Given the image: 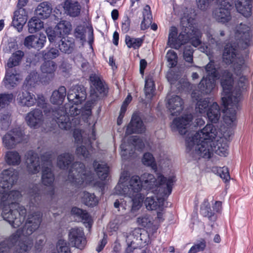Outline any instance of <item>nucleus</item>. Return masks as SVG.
I'll return each instance as SVG.
<instances>
[{
  "label": "nucleus",
  "mask_w": 253,
  "mask_h": 253,
  "mask_svg": "<svg viewBox=\"0 0 253 253\" xmlns=\"http://www.w3.org/2000/svg\"><path fill=\"white\" fill-rule=\"evenodd\" d=\"M27 169L29 173H37L40 169V158L38 154L33 151L29 152L26 160Z\"/></svg>",
  "instance_id": "23"
},
{
  "label": "nucleus",
  "mask_w": 253,
  "mask_h": 253,
  "mask_svg": "<svg viewBox=\"0 0 253 253\" xmlns=\"http://www.w3.org/2000/svg\"><path fill=\"white\" fill-rule=\"evenodd\" d=\"M215 85V78L211 77H203L198 85L199 91L203 94H209Z\"/></svg>",
  "instance_id": "26"
},
{
  "label": "nucleus",
  "mask_w": 253,
  "mask_h": 253,
  "mask_svg": "<svg viewBox=\"0 0 253 253\" xmlns=\"http://www.w3.org/2000/svg\"><path fill=\"white\" fill-rule=\"evenodd\" d=\"M207 115L209 121L213 123H216L221 116L220 109L216 102H213L210 106Z\"/></svg>",
  "instance_id": "31"
},
{
  "label": "nucleus",
  "mask_w": 253,
  "mask_h": 253,
  "mask_svg": "<svg viewBox=\"0 0 253 253\" xmlns=\"http://www.w3.org/2000/svg\"><path fill=\"white\" fill-rule=\"evenodd\" d=\"M155 194L154 196L147 197L144 204L146 208L148 210H156L159 209L162 211L164 202L166 199L169 196L160 195L157 192H151Z\"/></svg>",
  "instance_id": "17"
},
{
  "label": "nucleus",
  "mask_w": 253,
  "mask_h": 253,
  "mask_svg": "<svg viewBox=\"0 0 253 253\" xmlns=\"http://www.w3.org/2000/svg\"><path fill=\"white\" fill-rule=\"evenodd\" d=\"M43 27V22L39 17H32L28 22V30L31 33H34Z\"/></svg>",
  "instance_id": "40"
},
{
  "label": "nucleus",
  "mask_w": 253,
  "mask_h": 253,
  "mask_svg": "<svg viewBox=\"0 0 253 253\" xmlns=\"http://www.w3.org/2000/svg\"><path fill=\"white\" fill-rule=\"evenodd\" d=\"M235 6L237 11L242 16H251V0H235Z\"/></svg>",
  "instance_id": "27"
},
{
  "label": "nucleus",
  "mask_w": 253,
  "mask_h": 253,
  "mask_svg": "<svg viewBox=\"0 0 253 253\" xmlns=\"http://www.w3.org/2000/svg\"><path fill=\"white\" fill-rule=\"evenodd\" d=\"M40 211L30 214L22 229H18L8 239L0 243V253H28L33 246V242L29 239L20 240L21 236L31 235L39 227L42 221Z\"/></svg>",
  "instance_id": "3"
},
{
  "label": "nucleus",
  "mask_w": 253,
  "mask_h": 253,
  "mask_svg": "<svg viewBox=\"0 0 253 253\" xmlns=\"http://www.w3.org/2000/svg\"><path fill=\"white\" fill-rule=\"evenodd\" d=\"M24 134L19 128H14L8 132L2 137V142L4 146L7 149H11L18 143L22 142Z\"/></svg>",
  "instance_id": "13"
},
{
  "label": "nucleus",
  "mask_w": 253,
  "mask_h": 253,
  "mask_svg": "<svg viewBox=\"0 0 253 253\" xmlns=\"http://www.w3.org/2000/svg\"><path fill=\"white\" fill-rule=\"evenodd\" d=\"M38 79L39 75L38 73L32 72L26 77V81L28 84L32 85L37 82Z\"/></svg>",
  "instance_id": "62"
},
{
  "label": "nucleus",
  "mask_w": 253,
  "mask_h": 253,
  "mask_svg": "<svg viewBox=\"0 0 253 253\" xmlns=\"http://www.w3.org/2000/svg\"><path fill=\"white\" fill-rule=\"evenodd\" d=\"M26 17H13L12 25L20 32L27 21Z\"/></svg>",
  "instance_id": "52"
},
{
  "label": "nucleus",
  "mask_w": 253,
  "mask_h": 253,
  "mask_svg": "<svg viewBox=\"0 0 253 253\" xmlns=\"http://www.w3.org/2000/svg\"><path fill=\"white\" fill-rule=\"evenodd\" d=\"M186 9L187 8L182 6H173V11L176 16H189L185 12Z\"/></svg>",
  "instance_id": "64"
},
{
  "label": "nucleus",
  "mask_w": 253,
  "mask_h": 253,
  "mask_svg": "<svg viewBox=\"0 0 253 253\" xmlns=\"http://www.w3.org/2000/svg\"><path fill=\"white\" fill-rule=\"evenodd\" d=\"M65 13L68 16H79L81 6L79 2L67 0L64 2L63 6Z\"/></svg>",
  "instance_id": "30"
},
{
  "label": "nucleus",
  "mask_w": 253,
  "mask_h": 253,
  "mask_svg": "<svg viewBox=\"0 0 253 253\" xmlns=\"http://www.w3.org/2000/svg\"><path fill=\"white\" fill-rule=\"evenodd\" d=\"M18 103L22 106L30 107L34 106L37 102L35 95L27 91L19 93L18 98Z\"/></svg>",
  "instance_id": "25"
},
{
  "label": "nucleus",
  "mask_w": 253,
  "mask_h": 253,
  "mask_svg": "<svg viewBox=\"0 0 253 253\" xmlns=\"http://www.w3.org/2000/svg\"><path fill=\"white\" fill-rule=\"evenodd\" d=\"M68 179L73 185L77 187L84 182L88 181L84 164L81 162L74 163L69 170Z\"/></svg>",
  "instance_id": "10"
},
{
  "label": "nucleus",
  "mask_w": 253,
  "mask_h": 253,
  "mask_svg": "<svg viewBox=\"0 0 253 253\" xmlns=\"http://www.w3.org/2000/svg\"><path fill=\"white\" fill-rule=\"evenodd\" d=\"M46 39L44 34H40L39 36L30 35L25 38L24 45L28 48H34L40 50L43 47Z\"/></svg>",
  "instance_id": "19"
},
{
  "label": "nucleus",
  "mask_w": 253,
  "mask_h": 253,
  "mask_svg": "<svg viewBox=\"0 0 253 253\" xmlns=\"http://www.w3.org/2000/svg\"><path fill=\"white\" fill-rule=\"evenodd\" d=\"M138 224L144 227L150 228L152 225V222L150 216L147 214H144L137 219Z\"/></svg>",
  "instance_id": "51"
},
{
  "label": "nucleus",
  "mask_w": 253,
  "mask_h": 253,
  "mask_svg": "<svg viewBox=\"0 0 253 253\" xmlns=\"http://www.w3.org/2000/svg\"><path fill=\"white\" fill-rule=\"evenodd\" d=\"M86 28L84 25L78 26L75 29V37L81 41H85Z\"/></svg>",
  "instance_id": "53"
},
{
  "label": "nucleus",
  "mask_w": 253,
  "mask_h": 253,
  "mask_svg": "<svg viewBox=\"0 0 253 253\" xmlns=\"http://www.w3.org/2000/svg\"><path fill=\"white\" fill-rule=\"evenodd\" d=\"M183 100L178 95H173L168 98L167 108L171 115L174 116L179 115L183 109Z\"/></svg>",
  "instance_id": "20"
},
{
  "label": "nucleus",
  "mask_w": 253,
  "mask_h": 253,
  "mask_svg": "<svg viewBox=\"0 0 253 253\" xmlns=\"http://www.w3.org/2000/svg\"><path fill=\"white\" fill-rule=\"evenodd\" d=\"M145 130V128L141 118L137 114H133L127 127L126 133L127 134L141 133L144 132Z\"/></svg>",
  "instance_id": "21"
},
{
  "label": "nucleus",
  "mask_w": 253,
  "mask_h": 253,
  "mask_svg": "<svg viewBox=\"0 0 253 253\" xmlns=\"http://www.w3.org/2000/svg\"><path fill=\"white\" fill-rule=\"evenodd\" d=\"M56 68V64L51 60L44 61L41 66V70L42 73L47 74L50 77H53Z\"/></svg>",
  "instance_id": "39"
},
{
  "label": "nucleus",
  "mask_w": 253,
  "mask_h": 253,
  "mask_svg": "<svg viewBox=\"0 0 253 253\" xmlns=\"http://www.w3.org/2000/svg\"><path fill=\"white\" fill-rule=\"evenodd\" d=\"M24 56V52L20 50L13 53L7 61V68L14 69V67L18 66L21 63Z\"/></svg>",
  "instance_id": "35"
},
{
  "label": "nucleus",
  "mask_w": 253,
  "mask_h": 253,
  "mask_svg": "<svg viewBox=\"0 0 253 253\" xmlns=\"http://www.w3.org/2000/svg\"><path fill=\"white\" fill-rule=\"evenodd\" d=\"M42 54L44 59H54L59 56V52L58 49L51 48L47 51H43Z\"/></svg>",
  "instance_id": "57"
},
{
  "label": "nucleus",
  "mask_w": 253,
  "mask_h": 253,
  "mask_svg": "<svg viewBox=\"0 0 253 253\" xmlns=\"http://www.w3.org/2000/svg\"><path fill=\"white\" fill-rule=\"evenodd\" d=\"M142 161L145 165L151 166L153 168L156 167L154 157L150 153H145L143 155Z\"/></svg>",
  "instance_id": "56"
},
{
  "label": "nucleus",
  "mask_w": 253,
  "mask_h": 253,
  "mask_svg": "<svg viewBox=\"0 0 253 253\" xmlns=\"http://www.w3.org/2000/svg\"><path fill=\"white\" fill-rule=\"evenodd\" d=\"M82 201L88 207H94L98 203V200L94 194L84 192L82 196Z\"/></svg>",
  "instance_id": "43"
},
{
  "label": "nucleus",
  "mask_w": 253,
  "mask_h": 253,
  "mask_svg": "<svg viewBox=\"0 0 253 253\" xmlns=\"http://www.w3.org/2000/svg\"><path fill=\"white\" fill-rule=\"evenodd\" d=\"M74 156L69 153H65L58 156L57 158V165L61 169H65L73 162Z\"/></svg>",
  "instance_id": "34"
},
{
  "label": "nucleus",
  "mask_w": 253,
  "mask_h": 253,
  "mask_svg": "<svg viewBox=\"0 0 253 253\" xmlns=\"http://www.w3.org/2000/svg\"><path fill=\"white\" fill-rule=\"evenodd\" d=\"M25 121L27 125L31 128H37L42 124L43 116L41 110L35 109L27 114Z\"/></svg>",
  "instance_id": "18"
},
{
  "label": "nucleus",
  "mask_w": 253,
  "mask_h": 253,
  "mask_svg": "<svg viewBox=\"0 0 253 253\" xmlns=\"http://www.w3.org/2000/svg\"><path fill=\"white\" fill-rule=\"evenodd\" d=\"M66 95V89L61 86L58 90H54L51 95L50 100L54 104H60L63 102Z\"/></svg>",
  "instance_id": "33"
},
{
  "label": "nucleus",
  "mask_w": 253,
  "mask_h": 253,
  "mask_svg": "<svg viewBox=\"0 0 253 253\" xmlns=\"http://www.w3.org/2000/svg\"><path fill=\"white\" fill-rule=\"evenodd\" d=\"M222 101L226 109V114L223 118L224 122L227 125L231 126L236 120V112L235 108H237L238 104L234 103L232 97L229 98L222 97Z\"/></svg>",
  "instance_id": "15"
},
{
  "label": "nucleus",
  "mask_w": 253,
  "mask_h": 253,
  "mask_svg": "<svg viewBox=\"0 0 253 253\" xmlns=\"http://www.w3.org/2000/svg\"><path fill=\"white\" fill-rule=\"evenodd\" d=\"M193 49L191 45H186L185 46L183 51V57L184 60L189 63L193 62Z\"/></svg>",
  "instance_id": "58"
},
{
  "label": "nucleus",
  "mask_w": 253,
  "mask_h": 253,
  "mask_svg": "<svg viewBox=\"0 0 253 253\" xmlns=\"http://www.w3.org/2000/svg\"><path fill=\"white\" fill-rule=\"evenodd\" d=\"M193 98L198 100L199 99L196 104V110L200 114L207 112V108L209 106L210 98L208 97L204 99H199V93L196 91H193L191 94Z\"/></svg>",
  "instance_id": "29"
},
{
  "label": "nucleus",
  "mask_w": 253,
  "mask_h": 253,
  "mask_svg": "<svg viewBox=\"0 0 253 253\" xmlns=\"http://www.w3.org/2000/svg\"><path fill=\"white\" fill-rule=\"evenodd\" d=\"M52 8L50 3L47 1L40 3L35 10L37 16H50Z\"/></svg>",
  "instance_id": "38"
},
{
  "label": "nucleus",
  "mask_w": 253,
  "mask_h": 253,
  "mask_svg": "<svg viewBox=\"0 0 253 253\" xmlns=\"http://www.w3.org/2000/svg\"><path fill=\"white\" fill-rule=\"evenodd\" d=\"M193 120L191 114H186L181 117L175 118L173 121V125L177 128L181 135L185 134L187 128Z\"/></svg>",
  "instance_id": "22"
},
{
  "label": "nucleus",
  "mask_w": 253,
  "mask_h": 253,
  "mask_svg": "<svg viewBox=\"0 0 253 253\" xmlns=\"http://www.w3.org/2000/svg\"><path fill=\"white\" fill-rule=\"evenodd\" d=\"M18 178L17 172L13 169L3 170L0 175V196L3 206L1 216L13 228L19 227L23 223L26 215V209L17 202L21 194L18 190L9 191Z\"/></svg>",
  "instance_id": "1"
},
{
  "label": "nucleus",
  "mask_w": 253,
  "mask_h": 253,
  "mask_svg": "<svg viewBox=\"0 0 253 253\" xmlns=\"http://www.w3.org/2000/svg\"><path fill=\"white\" fill-rule=\"evenodd\" d=\"M57 250L58 253H71L69 244L63 240H59L58 241Z\"/></svg>",
  "instance_id": "54"
},
{
  "label": "nucleus",
  "mask_w": 253,
  "mask_h": 253,
  "mask_svg": "<svg viewBox=\"0 0 253 253\" xmlns=\"http://www.w3.org/2000/svg\"><path fill=\"white\" fill-rule=\"evenodd\" d=\"M141 182L140 177L134 175L128 179L119 183L115 187L116 193L124 195L128 197H134L136 196L141 197V195H144L141 191L143 188L141 186Z\"/></svg>",
  "instance_id": "9"
},
{
  "label": "nucleus",
  "mask_w": 253,
  "mask_h": 253,
  "mask_svg": "<svg viewBox=\"0 0 253 253\" xmlns=\"http://www.w3.org/2000/svg\"><path fill=\"white\" fill-rule=\"evenodd\" d=\"M71 212L73 214L78 217L86 228L88 229L91 228L93 221L91 216L86 211L77 207H74L72 209Z\"/></svg>",
  "instance_id": "24"
},
{
  "label": "nucleus",
  "mask_w": 253,
  "mask_h": 253,
  "mask_svg": "<svg viewBox=\"0 0 253 253\" xmlns=\"http://www.w3.org/2000/svg\"><path fill=\"white\" fill-rule=\"evenodd\" d=\"M41 187L42 185L40 184H35L29 190V194L30 197L31 203L33 205H36V203L38 204V202L41 199Z\"/></svg>",
  "instance_id": "37"
},
{
  "label": "nucleus",
  "mask_w": 253,
  "mask_h": 253,
  "mask_svg": "<svg viewBox=\"0 0 253 253\" xmlns=\"http://www.w3.org/2000/svg\"><path fill=\"white\" fill-rule=\"evenodd\" d=\"M206 246V243L204 240H202L199 243L193 246L188 252V253H197L203 251Z\"/></svg>",
  "instance_id": "60"
},
{
  "label": "nucleus",
  "mask_w": 253,
  "mask_h": 253,
  "mask_svg": "<svg viewBox=\"0 0 253 253\" xmlns=\"http://www.w3.org/2000/svg\"><path fill=\"white\" fill-rule=\"evenodd\" d=\"M5 160L9 165H18L21 162V157L16 151H8L5 155Z\"/></svg>",
  "instance_id": "41"
},
{
  "label": "nucleus",
  "mask_w": 253,
  "mask_h": 253,
  "mask_svg": "<svg viewBox=\"0 0 253 253\" xmlns=\"http://www.w3.org/2000/svg\"><path fill=\"white\" fill-rule=\"evenodd\" d=\"M217 134L216 129L212 124H207L200 131L186 140V151L194 159L201 158L209 159L214 152L221 156H226L228 145L223 140L214 142L213 139Z\"/></svg>",
  "instance_id": "2"
},
{
  "label": "nucleus",
  "mask_w": 253,
  "mask_h": 253,
  "mask_svg": "<svg viewBox=\"0 0 253 253\" xmlns=\"http://www.w3.org/2000/svg\"><path fill=\"white\" fill-rule=\"evenodd\" d=\"M58 47L62 52L68 54H71L75 48V40L72 38H63L60 40Z\"/></svg>",
  "instance_id": "28"
},
{
  "label": "nucleus",
  "mask_w": 253,
  "mask_h": 253,
  "mask_svg": "<svg viewBox=\"0 0 253 253\" xmlns=\"http://www.w3.org/2000/svg\"><path fill=\"white\" fill-rule=\"evenodd\" d=\"M144 90L146 96L150 99H152L154 95L155 88L154 82L151 78L146 79Z\"/></svg>",
  "instance_id": "46"
},
{
  "label": "nucleus",
  "mask_w": 253,
  "mask_h": 253,
  "mask_svg": "<svg viewBox=\"0 0 253 253\" xmlns=\"http://www.w3.org/2000/svg\"><path fill=\"white\" fill-rule=\"evenodd\" d=\"M206 71L208 74L207 77H211L213 78H218L220 79V76L221 72L223 71H221L220 74L218 73L215 67L214 66V62L210 61V62L205 67Z\"/></svg>",
  "instance_id": "48"
},
{
  "label": "nucleus",
  "mask_w": 253,
  "mask_h": 253,
  "mask_svg": "<svg viewBox=\"0 0 253 253\" xmlns=\"http://www.w3.org/2000/svg\"><path fill=\"white\" fill-rule=\"evenodd\" d=\"M200 213L205 217H207L210 220H212L214 212L211 209V206L208 200L205 199L202 204L200 208Z\"/></svg>",
  "instance_id": "44"
},
{
  "label": "nucleus",
  "mask_w": 253,
  "mask_h": 253,
  "mask_svg": "<svg viewBox=\"0 0 253 253\" xmlns=\"http://www.w3.org/2000/svg\"><path fill=\"white\" fill-rule=\"evenodd\" d=\"M55 29L62 37L70 33L72 29V25L70 22L65 20L61 21L55 27Z\"/></svg>",
  "instance_id": "42"
},
{
  "label": "nucleus",
  "mask_w": 253,
  "mask_h": 253,
  "mask_svg": "<svg viewBox=\"0 0 253 253\" xmlns=\"http://www.w3.org/2000/svg\"><path fill=\"white\" fill-rule=\"evenodd\" d=\"M219 78L221 85L225 93L224 97L227 98L232 97L234 103L238 104L241 99L242 91L246 88V77L242 76L240 78L237 85L233 91H231L234 83L232 73L228 70H224Z\"/></svg>",
  "instance_id": "8"
},
{
  "label": "nucleus",
  "mask_w": 253,
  "mask_h": 253,
  "mask_svg": "<svg viewBox=\"0 0 253 253\" xmlns=\"http://www.w3.org/2000/svg\"><path fill=\"white\" fill-rule=\"evenodd\" d=\"M41 159L43 162L42 166V183L46 186H51L54 181V175L51 171V160L49 155H43Z\"/></svg>",
  "instance_id": "11"
},
{
  "label": "nucleus",
  "mask_w": 253,
  "mask_h": 253,
  "mask_svg": "<svg viewBox=\"0 0 253 253\" xmlns=\"http://www.w3.org/2000/svg\"><path fill=\"white\" fill-rule=\"evenodd\" d=\"M46 33L50 42H56L62 37L61 35H59L58 31L55 29L54 30H53L52 29L49 28L46 29Z\"/></svg>",
  "instance_id": "55"
},
{
  "label": "nucleus",
  "mask_w": 253,
  "mask_h": 253,
  "mask_svg": "<svg viewBox=\"0 0 253 253\" xmlns=\"http://www.w3.org/2000/svg\"><path fill=\"white\" fill-rule=\"evenodd\" d=\"M81 113V110L77 106L66 104L64 107L55 108L52 111L49 110L48 116H51L60 128L68 130L80 123L79 117H76Z\"/></svg>",
  "instance_id": "7"
},
{
  "label": "nucleus",
  "mask_w": 253,
  "mask_h": 253,
  "mask_svg": "<svg viewBox=\"0 0 253 253\" xmlns=\"http://www.w3.org/2000/svg\"><path fill=\"white\" fill-rule=\"evenodd\" d=\"M68 237L69 241L72 245L81 250L84 248L86 240L82 228H71L69 232Z\"/></svg>",
  "instance_id": "14"
},
{
  "label": "nucleus",
  "mask_w": 253,
  "mask_h": 253,
  "mask_svg": "<svg viewBox=\"0 0 253 253\" xmlns=\"http://www.w3.org/2000/svg\"><path fill=\"white\" fill-rule=\"evenodd\" d=\"M144 39L142 38H132L126 35L125 42L129 48L133 47L134 49L139 48L143 42Z\"/></svg>",
  "instance_id": "47"
},
{
  "label": "nucleus",
  "mask_w": 253,
  "mask_h": 253,
  "mask_svg": "<svg viewBox=\"0 0 253 253\" xmlns=\"http://www.w3.org/2000/svg\"><path fill=\"white\" fill-rule=\"evenodd\" d=\"M130 141L136 148L138 150H141L145 146L142 139L137 136H132L130 138Z\"/></svg>",
  "instance_id": "61"
},
{
  "label": "nucleus",
  "mask_w": 253,
  "mask_h": 253,
  "mask_svg": "<svg viewBox=\"0 0 253 253\" xmlns=\"http://www.w3.org/2000/svg\"><path fill=\"white\" fill-rule=\"evenodd\" d=\"M235 42L227 43L223 52V61L228 64H232V68L235 74L240 76L244 64V59L238 53V48L246 49L250 44L252 35L250 29L245 25L241 24L239 29L235 32Z\"/></svg>",
  "instance_id": "4"
},
{
  "label": "nucleus",
  "mask_w": 253,
  "mask_h": 253,
  "mask_svg": "<svg viewBox=\"0 0 253 253\" xmlns=\"http://www.w3.org/2000/svg\"><path fill=\"white\" fill-rule=\"evenodd\" d=\"M129 197L131 199L132 201V209L133 210H137L140 208L145 196L141 195V197H139V196H137V195L136 196Z\"/></svg>",
  "instance_id": "59"
},
{
  "label": "nucleus",
  "mask_w": 253,
  "mask_h": 253,
  "mask_svg": "<svg viewBox=\"0 0 253 253\" xmlns=\"http://www.w3.org/2000/svg\"><path fill=\"white\" fill-rule=\"evenodd\" d=\"M143 188L148 191L157 192L160 195H169L175 182L174 176L165 177L157 174V178L149 173H144L140 177Z\"/></svg>",
  "instance_id": "6"
},
{
  "label": "nucleus",
  "mask_w": 253,
  "mask_h": 253,
  "mask_svg": "<svg viewBox=\"0 0 253 253\" xmlns=\"http://www.w3.org/2000/svg\"><path fill=\"white\" fill-rule=\"evenodd\" d=\"M220 7L219 9L220 16H231L230 11L233 8V3H230L229 0H222Z\"/></svg>",
  "instance_id": "45"
},
{
  "label": "nucleus",
  "mask_w": 253,
  "mask_h": 253,
  "mask_svg": "<svg viewBox=\"0 0 253 253\" xmlns=\"http://www.w3.org/2000/svg\"><path fill=\"white\" fill-rule=\"evenodd\" d=\"M166 57L169 63L168 66L169 68H173L177 65V56L175 52L169 50L168 51Z\"/></svg>",
  "instance_id": "50"
},
{
  "label": "nucleus",
  "mask_w": 253,
  "mask_h": 253,
  "mask_svg": "<svg viewBox=\"0 0 253 253\" xmlns=\"http://www.w3.org/2000/svg\"><path fill=\"white\" fill-rule=\"evenodd\" d=\"M76 153L79 156H82L84 158H87L89 155V152L87 148L84 146H81L77 147Z\"/></svg>",
  "instance_id": "63"
},
{
  "label": "nucleus",
  "mask_w": 253,
  "mask_h": 253,
  "mask_svg": "<svg viewBox=\"0 0 253 253\" xmlns=\"http://www.w3.org/2000/svg\"><path fill=\"white\" fill-rule=\"evenodd\" d=\"M90 87L96 97L106 96L108 87L104 80L98 75L92 74L89 77Z\"/></svg>",
  "instance_id": "12"
},
{
  "label": "nucleus",
  "mask_w": 253,
  "mask_h": 253,
  "mask_svg": "<svg viewBox=\"0 0 253 253\" xmlns=\"http://www.w3.org/2000/svg\"><path fill=\"white\" fill-rule=\"evenodd\" d=\"M13 99L12 93L0 94V110L7 106Z\"/></svg>",
  "instance_id": "49"
},
{
  "label": "nucleus",
  "mask_w": 253,
  "mask_h": 253,
  "mask_svg": "<svg viewBox=\"0 0 253 253\" xmlns=\"http://www.w3.org/2000/svg\"><path fill=\"white\" fill-rule=\"evenodd\" d=\"M18 77L19 75L15 69L7 68L5 76L6 85H9V86L11 87L16 85L18 81Z\"/></svg>",
  "instance_id": "36"
},
{
  "label": "nucleus",
  "mask_w": 253,
  "mask_h": 253,
  "mask_svg": "<svg viewBox=\"0 0 253 253\" xmlns=\"http://www.w3.org/2000/svg\"><path fill=\"white\" fill-rule=\"evenodd\" d=\"M93 167L99 178L102 180H106L109 174V167L107 164L103 162L99 163L95 161L93 162Z\"/></svg>",
  "instance_id": "32"
},
{
  "label": "nucleus",
  "mask_w": 253,
  "mask_h": 253,
  "mask_svg": "<svg viewBox=\"0 0 253 253\" xmlns=\"http://www.w3.org/2000/svg\"><path fill=\"white\" fill-rule=\"evenodd\" d=\"M86 98L85 88L82 85H76L72 87L67 94L69 101L75 105L81 104Z\"/></svg>",
  "instance_id": "16"
},
{
  "label": "nucleus",
  "mask_w": 253,
  "mask_h": 253,
  "mask_svg": "<svg viewBox=\"0 0 253 253\" xmlns=\"http://www.w3.org/2000/svg\"><path fill=\"white\" fill-rule=\"evenodd\" d=\"M195 19L193 17H182L180 25L182 31L176 38L177 29L175 27H171L168 37V44L176 49H179L182 45L190 41L191 44L197 47L201 44L202 34L197 28Z\"/></svg>",
  "instance_id": "5"
}]
</instances>
